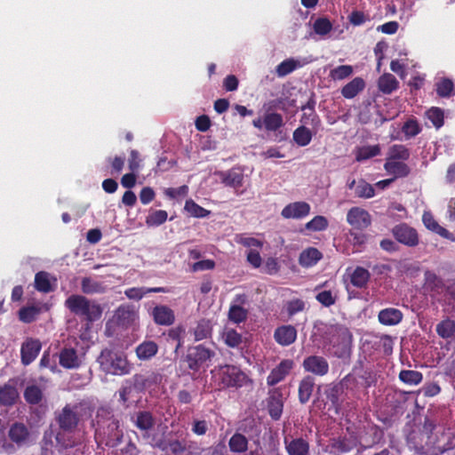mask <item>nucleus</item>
<instances>
[{
	"instance_id": "1",
	"label": "nucleus",
	"mask_w": 455,
	"mask_h": 455,
	"mask_svg": "<svg viewBox=\"0 0 455 455\" xmlns=\"http://www.w3.org/2000/svg\"><path fill=\"white\" fill-rule=\"evenodd\" d=\"M97 428L95 439L99 445L115 448L121 443L124 432L120 421L107 409H100L97 412Z\"/></svg>"
},
{
	"instance_id": "2",
	"label": "nucleus",
	"mask_w": 455,
	"mask_h": 455,
	"mask_svg": "<svg viewBox=\"0 0 455 455\" xmlns=\"http://www.w3.org/2000/svg\"><path fill=\"white\" fill-rule=\"evenodd\" d=\"M100 369L106 375L124 376L132 372L133 364L128 360L125 352L104 348L97 358Z\"/></svg>"
},
{
	"instance_id": "3",
	"label": "nucleus",
	"mask_w": 455,
	"mask_h": 455,
	"mask_svg": "<svg viewBox=\"0 0 455 455\" xmlns=\"http://www.w3.org/2000/svg\"><path fill=\"white\" fill-rule=\"evenodd\" d=\"M65 307L74 315L83 317L87 322H95L102 315V307L86 297L73 294L65 300Z\"/></svg>"
},
{
	"instance_id": "4",
	"label": "nucleus",
	"mask_w": 455,
	"mask_h": 455,
	"mask_svg": "<svg viewBox=\"0 0 455 455\" xmlns=\"http://www.w3.org/2000/svg\"><path fill=\"white\" fill-rule=\"evenodd\" d=\"M214 355L215 352L212 349L202 344L189 346L186 354L181 357V362L189 371L196 373L201 369L207 368Z\"/></svg>"
},
{
	"instance_id": "5",
	"label": "nucleus",
	"mask_w": 455,
	"mask_h": 455,
	"mask_svg": "<svg viewBox=\"0 0 455 455\" xmlns=\"http://www.w3.org/2000/svg\"><path fill=\"white\" fill-rule=\"evenodd\" d=\"M87 409L89 408L83 403L73 404L67 403L62 410L56 414L55 419L59 427L65 432L74 431Z\"/></svg>"
},
{
	"instance_id": "6",
	"label": "nucleus",
	"mask_w": 455,
	"mask_h": 455,
	"mask_svg": "<svg viewBox=\"0 0 455 455\" xmlns=\"http://www.w3.org/2000/svg\"><path fill=\"white\" fill-rule=\"evenodd\" d=\"M220 371L221 383L226 387H241L246 382V374L237 366L226 364Z\"/></svg>"
},
{
	"instance_id": "7",
	"label": "nucleus",
	"mask_w": 455,
	"mask_h": 455,
	"mask_svg": "<svg viewBox=\"0 0 455 455\" xmlns=\"http://www.w3.org/2000/svg\"><path fill=\"white\" fill-rule=\"evenodd\" d=\"M392 234L398 243L408 247H415L419 243L417 230L406 223L395 225L392 228Z\"/></svg>"
},
{
	"instance_id": "8",
	"label": "nucleus",
	"mask_w": 455,
	"mask_h": 455,
	"mask_svg": "<svg viewBox=\"0 0 455 455\" xmlns=\"http://www.w3.org/2000/svg\"><path fill=\"white\" fill-rule=\"evenodd\" d=\"M131 421L136 427L144 438L149 436V433L155 428L156 418L149 411H138L131 417Z\"/></svg>"
},
{
	"instance_id": "9",
	"label": "nucleus",
	"mask_w": 455,
	"mask_h": 455,
	"mask_svg": "<svg viewBox=\"0 0 455 455\" xmlns=\"http://www.w3.org/2000/svg\"><path fill=\"white\" fill-rule=\"evenodd\" d=\"M302 367L306 372L323 377L328 374L330 366L327 359L321 355H308L302 363Z\"/></svg>"
},
{
	"instance_id": "10",
	"label": "nucleus",
	"mask_w": 455,
	"mask_h": 455,
	"mask_svg": "<svg viewBox=\"0 0 455 455\" xmlns=\"http://www.w3.org/2000/svg\"><path fill=\"white\" fill-rule=\"evenodd\" d=\"M347 221L354 229L363 230L371 225V217L366 210L355 206L348 210Z\"/></svg>"
},
{
	"instance_id": "11",
	"label": "nucleus",
	"mask_w": 455,
	"mask_h": 455,
	"mask_svg": "<svg viewBox=\"0 0 455 455\" xmlns=\"http://www.w3.org/2000/svg\"><path fill=\"white\" fill-rule=\"evenodd\" d=\"M8 437L12 443L22 447L29 443L31 434L26 424L15 421L9 427Z\"/></svg>"
},
{
	"instance_id": "12",
	"label": "nucleus",
	"mask_w": 455,
	"mask_h": 455,
	"mask_svg": "<svg viewBox=\"0 0 455 455\" xmlns=\"http://www.w3.org/2000/svg\"><path fill=\"white\" fill-rule=\"evenodd\" d=\"M294 366L291 359L282 360L268 374L267 383L268 386H275L283 380Z\"/></svg>"
},
{
	"instance_id": "13",
	"label": "nucleus",
	"mask_w": 455,
	"mask_h": 455,
	"mask_svg": "<svg viewBox=\"0 0 455 455\" xmlns=\"http://www.w3.org/2000/svg\"><path fill=\"white\" fill-rule=\"evenodd\" d=\"M41 343L37 339H27L21 345L20 359L25 366L30 364L38 355L41 350Z\"/></svg>"
},
{
	"instance_id": "14",
	"label": "nucleus",
	"mask_w": 455,
	"mask_h": 455,
	"mask_svg": "<svg viewBox=\"0 0 455 455\" xmlns=\"http://www.w3.org/2000/svg\"><path fill=\"white\" fill-rule=\"evenodd\" d=\"M297 329L291 324L278 326L274 331V339L283 347L293 344L297 339Z\"/></svg>"
},
{
	"instance_id": "15",
	"label": "nucleus",
	"mask_w": 455,
	"mask_h": 455,
	"mask_svg": "<svg viewBox=\"0 0 455 455\" xmlns=\"http://www.w3.org/2000/svg\"><path fill=\"white\" fill-rule=\"evenodd\" d=\"M310 205L307 202L288 204L281 212L284 219H303L310 213Z\"/></svg>"
},
{
	"instance_id": "16",
	"label": "nucleus",
	"mask_w": 455,
	"mask_h": 455,
	"mask_svg": "<svg viewBox=\"0 0 455 455\" xmlns=\"http://www.w3.org/2000/svg\"><path fill=\"white\" fill-rule=\"evenodd\" d=\"M20 398L19 391L15 382L10 379L7 383L0 386V405L12 407Z\"/></svg>"
},
{
	"instance_id": "17",
	"label": "nucleus",
	"mask_w": 455,
	"mask_h": 455,
	"mask_svg": "<svg viewBox=\"0 0 455 455\" xmlns=\"http://www.w3.org/2000/svg\"><path fill=\"white\" fill-rule=\"evenodd\" d=\"M133 385L138 388H149L153 386L159 385L163 380L161 373L154 371L146 373H137L132 377Z\"/></svg>"
},
{
	"instance_id": "18",
	"label": "nucleus",
	"mask_w": 455,
	"mask_h": 455,
	"mask_svg": "<svg viewBox=\"0 0 455 455\" xmlns=\"http://www.w3.org/2000/svg\"><path fill=\"white\" fill-rule=\"evenodd\" d=\"M150 315L158 325L170 326L175 322L174 311L164 305H157L153 307Z\"/></svg>"
},
{
	"instance_id": "19",
	"label": "nucleus",
	"mask_w": 455,
	"mask_h": 455,
	"mask_svg": "<svg viewBox=\"0 0 455 455\" xmlns=\"http://www.w3.org/2000/svg\"><path fill=\"white\" fill-rule=\"evenodd\" d=\"M284 445L288 455H310L309 443L302 437H297L291 440L285 437Z\"/></svg>"
},
{
	"instance_id": "20",
	"label": "nucleus",
	"mask_w": 455,
	"mask_h": 455,
	"mask_svg": "<svg viewBox=\"0 0 455 455\" xmlns=\"http://www.w3.org/2000/svg\"><path fill=\"white\" fill-rule=\"evenodd\" d=\"M267 409L273 420L280 419L283 410V395L279 392L271 393L267 399Z\"/></svg>"
},
{
	"instance_id": "21",
	"label": "nucleus",
	"mask_w": 455,
	"mask_h": 455,
	"mask_svg": "<svg viewBox=\"0 0 455 455\" xmlns=\"http://www.w3.org/2000/svg\"><path fill=\"white\" fill-rule=\"evenodd\" d=\"M115 318L118 325L122 327H128L137 318V312L132 306L121 305L116 310Z\"/></svg>"
},
{
	"instance_id": "22",
	"label": "nucleus",
	"mask_w": 455,
	"mask_h": 455,
	"mask_svg": "<svg viewBox=\"0 0 455 455\" xmlns=\"http://www.w3.org/2000/svg\"><path fill=\"white\" fill-rule=\"evenodd\" d=\"M384 169L387 173L392 175L395 180L405 178L411 173V168L404 161L386 160Z\"/></svg>"
},
{
	"instance_id": "23",
	"label": "nucleus",
	"mask_w": 455,
	"mask_h": 455,
	"mask_svg": "<svg viewBox=\"0 0 455 455\" xmlns=\"http://www.w3.org/2000/svg\"><path fill=\"white\" fill-rule=\"evenodd\" d=\"M403 315L402 311L395 307H387L379 312V322L387 326L396 325L402 322Z\"/></svg>"
},
{
	"instance_id": "24",
	"label": "nucleus",
	"mask_w": 455,
	"mask_h": 455,
	"mask_svg": "<svg viewBox=\"0 0 455 455\" xmlns=\"http://www.w3.org/2000/svg\"><path fill=\"white\" fill-rule=\"evenodd\" d=\"M155 446L164 451V455H187L186 444L177 439L168 442L160 441Z\"/></svg>"
},
{
	"instance_id": "25",
	"label": "nucleus",
	"mask_w": 455,
	"mask_h": 455,
	"mask_svg": "<svg viewBox=\"0 0 455 455\" xmlns=\"http://www.w3.org/2000/svg\"><path fill=\"white\" fill-rule=\"evenodd\" d=\"M323 258V253L315 247L303 250L299 256V264L303 267H311L316 265Z\"/></svg>"
},
{
	"instance_id": "26",
	"label": "nucleus",
	"mask_w": 455,
	"mask_h": 455,
	"mask_svg": "<svg viewBox=\"0 0 455 455\" xmlns=\"http://www.w3.org/2000/svg\"><path fill=\"white\" fill-rule=\"evenodd\" d=\"M158 352V345L153 340H145L135 348V354L139 360L148 361Z\"/></svg>"
},
{
	"instance_id": "27",
	"label": "nucleus",
	"mask_w": 455,
	"mask_h": 455,
	"mask_svg": "<svg viewBox=\"0 0 455 455\" xmlns=\"http://www.w3.org/2000/svg\"><path fill=\"white\" fill-rule=\"evenodd\" d=\"M425 287L431 292L441 294L445 291L446 286L441 277L435 273L427 270L424 273Z\"/></svg>"
},
{
	"instance_id": "28",
	"label": "nucleus",
	"mask_w": 455,
	"mask_h": 455,
	"mask_svg": "<svg viewBox=\"0 0 455 455\" xmlns=\"http://www.w3.org/2000/svg\"><path fill=\"white\" fill-rule=\"evenodd\" d=\"M219 176L220 178L221 183L227 187L238 188L243 185V175L242 172L235 169L220 172Z\"/></svg>"
},
{
	"instance_id": "29",
	"label": "nucleus",
	"mask_w": 455,
	"mask_h": 455,
	"mask_svg": "<svg viewBox=\"0 0 455 455\" xmlns=\"http://www.w3.org/2000/svg\"><path fill=\"white\" fill-rule=\"evenodd\" d=\"M315 385V379L310 375L304 377L300 380L298 390L299 401L300 403L305 404L309 401Z\"/></svg>"
},
{
	"instance_id": "30",
	"label": "nucleus",
	"mask_w": 455,
	"mask_h": 455,
	"mask_svg": "<svg viewBox=\"0 0 455 455\" xmlns=\"http://www.w3.org/2000/svg\"><path fill=\"white\" fill-rule=\"evenodd\" d=\"M356 162H363L380 155L381 148L379 144L357 147L354 150Z\"/></svg>"
},
{
	"instance_id": "31",
	"label": "nucleus",
	"mask_w": 455,
	"mask_h": 455,
	"mask_svg": "<svg viewBox=\"0 0 455 455\" xmlns=\"http://www.w3.org/2000/svg\"><path fill=\"white\" fill-rule=\"evenodd\" d=\"M379 90L384 94H390L399 87V82L395 76L390 73H385L378 80Z\"/></svg>"
},
{
	"instance_id": "32",
	"label": "nucleus",
	"mask_w": 455,
	"mask_h": 455,
	"mask_svg": "<svg viewBox=\"0 0 455 455\" xmlns=\"http://www.w3.org/2000/svg\"><path fill=\"white\" fill-rule=\"evenodd\" d=\"M60 364L66 369H74L79 367L80 362L76 349H62L60 353Z\"/></svg>"
},
{
	"instance_id": "33",
	"label": "nucleus",
	"mask_w": 455,
	"mask_h": 455,
	"mask_svg": "<svg viewBox=\"0 0 455 455\" xmlns=\"http://www.w3.org/2000/svg\"><path fill=\"white\" fill-rule=\"evenodd\" d=\"M365 87V82L362 77H355L341 89V94L346 99L355 98Z\"/></svg>"
},
{
	"instance_id": "34",
	"label": "nucleus",
	"mask_w": 455,
	"mask_h": 455,
	"mask_svg": "<svg viewBox=\"0 0 455 455\" xmlns=\"http://www.w3.org/2000/svg\"><path fill=\"white\" fill-rule=\"evenodd\" d=\"M371 278L370 272L363 267H356L350 275V282L356 288H365Z\"/></svg>"
},
{
	"instance_id": "35",
	"label": "nucleus",
	"mask_w": 455,
	"mask_h": 455,
	"mask_svg": "<svg viewBox=\"0 0 455 455\" xmlns=\"http://www.w3.org/2000/svg\"><path fill=\"white\" fill-rule=\"evenodd\" d=\"M314 134L313 130L300 125L293 132L292 138L298 146L306 147L311 142Z\"/></svg>"
},
{
	"instance_id": "36",
	"label": "nucleus",
	"mask_w": 455,
	"mask_h": 455,
	"mask_svg": "<svg viewBox=\"0 0 455 455\" xmlns=\"http://www.w3.org/2000/svg\"><path fill=\"white\" fill-rule=\"evenodd\" d=\"M410 156V150L406 146L395 144L389 148L386 160L407 161Z\"/></svg>"
},
{
	"instance_id": "37",
	"label": "nucleus",
	"mask_w": 455,
	"mask_h": 455,
	"mask_svg": "<svg viewBox=\"0 0 455 455\" xmlns=\"http://www.w3.org/2000/svg\"><path fill=\"white\" fill-rule=\"evenodd\" d=\"M264 128L267 132H275L283 125V119L281 114L267 112L263 117Z\"/></svg>"
},
{
	"instance_id": "38",
	"label": "nucleus",
	"mask_w": 455,
	"mask_h": 455,
	"mask_svg": "<svg viewBox=\"0 0 455 455\" xmlns=\"http://www.w3.org/2000/svg\"><path fill=\"white\" fill-rule=\"evenodd\" d=\"M35 289L40 292L49 293L53 291L50 281V275L45 271H39L35 275Z\"/></svg>"
},
{
	"instance_id": "39",
	"label": "nucleus",
	"mask_w": 455,
	"mask_h": 455,
	"mask_svg": "<svg viewBox=\"0 0 455 455\" xmlns=\"http://www.w3.org/2000/svg\"><path fill=\"white\" fill-rule=\"evenodd\" d=\"M228 446L232 452H245L248 449V439L243 435L235 433L230 437Z\"/></svg>"
},
{
	"instance_id": "40",
	"label": "nucleus",
	"mask_w": 455,
	"mask_h": 455,
	"mask_svg": "<svg viewBox=\"0 0 455 455\" xmlns=\"http://www.w3.org/2000/svg\"><path fill=\"white\" fill-rule=\"evenodd\" d=\"M212 327L211 322L206 319L198 321L194 329V337L196 341H200L212 337Z\"/></svg>"
},
{
	"instance_id": "41",
	"label": "nucleus",
	"mask_w": 455,
	"mask_h": 455,
	"mask_svg": "<svg viewBox=\"0 0 455 455\" xmlns=\"http://www.w3.org/2000/svg\"><path fill=\"white\" fill-rule=\"evenodd\" d=\"M25 401L31 405L39 404L44 397L42 389L36 385L28 386L23 393Z\"/></svg>"
},
{
	"instance_id": "42",
	"label": "nucleus",
	"mask_w": 455,
	"mask_h": 455,
	"mask_svg": "<svg viewBox=\"0 0 455 455\" xmlns=\"http://www.w3.org/2000/svg\"><path fill=\"white\" fill-rule=\"evenodd\" d=\"M343 392V387L339 384L330 385L325 389L326 399L331 403V406L338 411L340 407L339 396Z\"/></svg>"
},
{
	"instance_id": "43",
	"label": "nucleus",
	"mask_w": 455,
	"mask_h": 455,
	"mask_svg": "<svg viewBox=\"0 0 455 455\" xmlns=\"http://www.w3.org/2000/svg\"><path fill=\"white\" fill-rule=\"evenodd\" d=\"M81 290L84 294L103 293L105 291L104 285L91 277H84L81 280Z\"/></svg>"
},
{
	"instance_id": "44",
	"label": "nucleus",
	"mask_w": 455,
	"mask_h": 455,
	"mask_svg": "<svg viewBox=\"0 0 455 455\" xmlns=\"http://www.w3.org/2000/svg\"><path fill=\"white\" fill-rule=\"evenodd\" d=\"M454 84L446 77L441 78L435 83V92L440 98H449L453 94Z\"/></svg>"
},
{
	"instance_id": "45",
	"label": "nucleus",
	"mask_w": 455,
	"mask_h": 455,
	"mask_svg": "<svg viewBox=\"0 0 455 455\" xmlns=\"http://www.w3.org/2000/svg\"><path fill=\"white\" fill-rule=\"evenodd\" d=\"M437 334L443 339H450L455 333V322L447 318L441 321L435 328Z\"/></svg>"
},
{
	"instance_id": "46",
	"label": "nucleus",
	"mask_w": 455,
	"mask_h": 455,
	"mask_svg": "<svg viewBox=\"0 0 455 455\" xmlns=\"http://www.w3.org/2000/svg\"><path fill=\"white\" fill-rule=\"evenodd\" d=\"M295 103L294 100H289L288 98L280 97L272 100H269L265 104V108L267 112L274 110L286 111L288 107H293Z\"/></svg>"
},
{
	"instance_id": "47",
	"label": "nucleus",
	"mask_w": 455,
	"mask_h": 455,
	"mask_svg": "<svg viewBox=\"0 0 455 455\" xmlns=\"http://www.w3.org/2000/svg\"><path fill=\"white\" fill-rule=\"evenodd\" d=\"M300 123L305 126L310 125L315 134L319 132L322 125L321 119L315 111L309 113L304 112L300 117Z\"/></svg>"
},
{
	"instance_id": "48",
	"label": "nucleus",
	"mask_w": 455,
	"mask_h": 455,
	"mask_svg": "<svg viewBox=\"0 0 455 455\" xmlns=\"http://www.w3.org/2000/svg\"><path fill=\"white\" fill-rule=\"evenodd\" d=\"M399 379L408 385H418L423 379L421 372L413 370H403L399 373Z\"/></svg>"
},
{
	"instance_id": "49",
	"label": "nucleus",
	"mask_w": 455,
	"mask_h": 455,
	"mask_svg": "<svg viewBox=\"0 0 455 455\" xmlns=\"http://www.w3.org/2000/svg\"><path fill=\"white\" fill-rule=\"evenodd\" d=\"M355 196L360 198H371L375 196V189L363 179H360L355 186Z\"/></svg>"
},
{
	"instance_id": "50",
	"label": "nucleus",
	"mask_w": 455,
	"mask_h": 455,
	"mask_svg": "<svg viewBox=\"0 0 455 455\" xmlns=\"http://www.w3.org/2000/svg\"><path fill=\"white\" fill-rule=\"evenodd\" d=\"M168 218V213L164 210H156L147 216L146 224L148 227H158L164 224Z\"/></svg>"
},
{
	"instance_id": "51",
	"label": "nucleus",
	"mask_w": 455,
	"mask_h": 455,
	"mask_svg": "<svg viewBox=\"0 0 455 455\" xmlns=\"http://www.w3.org/2000/svg\"><path fill=\"white\" fill-rule=\"evenodd\" d=\"M41 309L36 306L23 307L19 310V318L21 322L30 323L40 314Z\"/></svg>"
},
{
	"instance_id": "52",
	"label": "nucleus",
	"mask_w": 455,
	"mask_h": 455,
	"mask_svg": "<svg viewBox=\"0 0 455 455\" xmlns=\"http://www.w3.org/2000/svg\"><path fill=\"white\" fill-rule=\"evenodd\" d=\"M248 310L239 305H231L228 310V319L235 323H241L247 319Z\"/></svg>"
},
{
	"instance_id": "53",
	"label": "nucleus",
	"mask_w": 455,
	"mask_h": 455,
	"mask_svg": "<svg viewBox=\"0 0 455 455\" xmlns=\"http://www.w3.org/2000/svg\"><path fill=\"white\" fill-rule=\"evenodd\" d=\"M184 209L191 216L196 217V218H204L210 214V211L200 206L192 199L186 201Z\"/></svg>"
},
{
	"instance_id": "54",
	"label": "nucleus",
	"mask_w": 455,
	"mask_h": 455,
	"mask_svg": "<svg viewBox=\"0 0 455 455\" xmlns=\"http://www.w3.org/2000/svg\"><path fill=\"white\" fill-rule=\"evenodd\" d=\"M427 117L433 124V125L439 129L443 125L444 115L443 109L437 107H433L426 112Z\"/></svg>"
},
{
	"instance_id": "55",
	"label": "nucleus",
	"mask_w": 455,
	"mask_h": 455,
	"mask_svg": "<svg viewBox=\"0 0 455 455\" xmlns=\"http://www.w3.org/2000/svg\"><path fill=\"white\" fill-rule=\"evenodd\" d=\"M299 66V62L293 59H287L277 65L275 72L279 77H283L293 72Z\"/></svg>"
},
{
	"instance_id": "56",
	"label": "nucleus",
	"mask_w": 455,
	"mask_h": 455,
	"mask_svg": "<svg viewBox=\"0 0 455 455\" xmlns=\"http://www.w3.org/2000/svg\"><path fill=\"white\" fill-rule=\"evenodd\" d=\"M328 220L324 216L317 215L314 217L310 221H308L305 225V228L307 230L316 232L325 230L328 228Z\"/></svg>"
},
{
	"instance_id": "57",
	"label": "nucleus",
	"mask_w": 455,
	"mask_h": 455,
	"mask_svg": "<svg viewBox=\"0 0 455 455\" xmlns=\"http://www.w3.org/2000/svg\"><path fill=\"white\" fill-rule=\"evenodd\" d=\"M353 68L349 65H340L330 71V77L333 80H343L350 76Z\"/></svg>"
},
{
	"instance_id": "58",
	"label": "nucleus",
	"mask_w": 455,
	"mask_h": 455,
	"mask_svg": "<svg viewBox=\"0 0 455 455\" xmlns=\"http://www.w3.org/2000/svg\"><path fill=\"white\" fill-rule=\"evenodd\" d=\"M402 132L407 138H412L420 133L421 128L417 120L409 119L403 124L402 127Z\"/></svg>"
},
{
	"instance_id": "59",
	"label": "nucleus",
	"mask_w": 455,
	"mask_h": 455,
	"mask_svg": "<svg viewBox=\"0 0 455 455\" xmlns=\"http://www.w3.org/2000/svg\"><path fill=\"white\" fill-rule=\"evenodd\" d=\"M332 24L326 18H318L314 23V30L317 35L325 36L331 32Z\"/></svg>"
},
{
	"instance_id": "60",
	"label": "nucleus",
	"mask_w": 455,
	"mask_h": 455,
	"mask_svg": "<svg viewBox=\"0 0 455 455\" xmlns=\"http://www.w3.org/2000/svg\"><path fill=\"white\" fill-rule=\"evenodd\" d=\"M243 341L242 335L235 330H228L225 333V343L229 347H237Z\"/></svg>"
},
{
	"instance_id": "61",
	"label": "nucleus",
	"mask_w": 455,
	"mask_h": 455,
	"mask_svg": "<svg viewBox=\"0 0 455 455\" xmlns=\"http://www.w3.org/2000/svg\"><path fill=\"white\" fill-rule=\"evenodd\" d=\"M304 309L305 302L301 299H293L286 303V310L289 316H293Z\"/></svg>"
},
{
	"instance_id": "62",
	"label": "nucleus",
	"mask_w": 455,
	"mask_h": 455,
	"mask_svg": "<svg viewBox=\"0 0 455 455\" xmlns=\"http://www.w3.org/2000/svg\"><path fill=\"white\" fill-rule=\"evenodd\" d=\"M108 162L111 167V174H120L124 166L125 157L116 156L108 157Z\"/></svg>"
},
{
	"instance_id": "63",
	"label": "nucleus",
	"mask_w": 455,
	"mask_h": 455,
	"mask_svg": "<svg viewBox=\"0 0 455 455\" xmlns=\"http://www.w3.org/2000/svg\"><path fill=\"white\" fill-rule=\"evenodd\" d=\"M316 300L324 307H331L335 304L336 298L332 295L331 291H323L316 294Z\"/></svg>"
},
{
	"instance_id": "64",
	"label": "nucleus",
	"mask_w": 455,
	"mask_h": 455,
	"mask_svg": "<svg viewBox=\"0 0 455 455\" xmlns=\"http://www.w3.org/2000/svg\"><path fill=\"white\" fill-rule=\"evenodd\" d=\"M209 429V422L205 419H194L191 431L196 435H204Z\"/></svg>"
}]
</instances>
